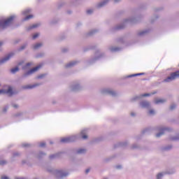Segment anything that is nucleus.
Masks as SVG:
<instances>
[{
  "mask_svg": "<svg viewBox=\"0 0 179 179\" xmlns=\"http://www.w3.org/2000/svg\"><path fill=\"white\" fill-rule=\"evenodd\" d=\"M15 17L12 16L5 20H0V31L1 30H5L7 27H9L13 22Z\"/></svg>",
  "mask_w": 179,
  "mask_h": 179,
  "instance_id": "nucleus-1",
  "label": "nucleus"
},
{
  "mask_svg": "<svg viewBox=\"0 0 179 179\" xmlns=\"http://www.w3.org/2000/svg\"><path fill=\"white\" fill-rule=\"evenodd\" d=\"M177 78H179V71L171 73L169 76H168L166 79L164 80V82H173V80H176Z\"/></svg>",
  "mask_w": 179,
  "mask_h": 179,
  "instance_id": "nucleus-2",
  "label": "nucleus"
},
{
  "mask_svg": "<svg viewBox=\"0 0 179 179\" xmlns=\"http://www.w3.org/2000/svg\"><path fill=\"white\" fill-rule=\"evenodd\" d=\"M76 139V136H70V137H66L63 138L60 140V142L62 143H69L71 142H73Z\"/></svg>",
  "mask_w": 179,
  "mask_h": 179,
  "instance_id": "nucleus-3",
  "label": "nucleus"
},
{
  "mask_svg": "<svg viewBox=\"0 0 179 179\" xmlns=\"http://www.w3.org/2000/svg\"><path fill=\"white\" fill-rule=\"evenodd\" d=\"M15 92L12 90L11 87H8V90H1L0 94H8V96H12Z\"/></svg>",
  "mask_w": 179,
  "mask_h": 179,
  "instance_id": "nucleus-4",
  "label": "nucleus"
},
{
  "mask_svg": "<svg viewBox=\"0 0 179 179\" xmlns=\"http://www.w3.org/2000/svg\"><path fill=\"white\" fill-rule=\"evenodd\" d=\"M12 57H13V53H10L7 57H6L3 59L0 60V64H3V63L6 62V61H9V59H10V58H12Z\"/></svg>",
  "mask_w": 179,
  "mask_h": 179,
  "instance_id": "nucleus-5",
  "label": "nucleus"
},
{
  "mask_svg": "<svg viewBox=\"0 0 179 179\" xmlns=\"http://www.w3.org/2000/svg\"><path fill=\"white\" fill-rule=\"evenodd\" d=\"M103 94H110V96H115V92L108 89V90H105L103 91Z\"/></svg>",
  "mask_w": 179,
  "mask_h": 179,
  "instance_id": "nucleus-6",
  "label": "nucleus"
},
{
  "mask_svg": "<svg viewBox=\"0 0 179 179\" xmlns=\"http://www.w3.org/2000/svg\"><path fill=\"white\" fill-rule=\"evenodd\" d=\"M43 66V64H40L37 66H36L35 68L31 69L28 73L30 74V73H33L34 72H37V71H38V69H40V68H41Z\"/></svg>",
  "mask_w": 179,
  "mask_h": 179,
  "instance_id": "nucleus-7",
  "label": "nucleus"
},
{
  "mask_svg": "<svg viewBox=\"0 0 179 179\" xmlns=\"http://www.w3.org/2000/svg\"><path fill=\"white\" fill-rule=\"evenodd\" d=\"M57 174L59 177H66V176H68V173H65L62 171H57Z\"/></svg>",
  "mask_w": 179,
  "mask_h": 179,
  "instance_id": "nucleus-8",
  "label": "nucleus"
},
{
  "mask_svg": "<svg viewBox=\"0 0 179 179\" xmlns=\"http://www.w3.org/2000/svg\"><path fill=\"white\" fill-rule=\"evenodd\" d=\"M80 134L83 139H87V135L85 134H86V130H83Z\"/></svg>",
  "mask_w": 179,
  "mask_h": 179,
  "instance_id": "nucleus-9",
  "label": "nucleus"
},
{
  "mask_svg": "<svg viewBox=\"0 0 179 179\" xmlns=\"http://www.w3.org/2000/svg\"><path fill=\"white\" fill-rule=\"evenodd\" d=\"M38 86V84H35L34 85H27L26 87H23V89H33L34 87H36Z\"/></svg>",
  "mask_w": 179,
  "mask_h": 179,
  "instance_id": "nucleus-10",
  "label": "nucleus"
},
{
  "mask_svg": "<svg viewBox=\"0 0 179 179\" xmlns=\"http://www.w3.org/2000/svg\"><path fill=\"white\" fill-rule=\"evenodd\" d=\"M43 45L42 43H36V45H34L33 48L34 50H37L38 48H40Z\"/></svg>",
  "mask_w": 179,
  "mask_h": 179,
  "instance_id": "nucleus-11",
  "label": "nucleus"
},
{
  "mask_svg": "<svg viewBox=\"0 0 179 179\" xmlns=\"http://www.w3.org/2000/svg\"><path fill=\"white\" fill-rule=\"evenodd\" d=\"M19 71V67L13 68L10 70L11 73H16V72Z\"/></svg>",
  "mask_w": 179,
  "mask_h": 179,
  "instance_id": "nucleus-12",
  "label": "nucleus"
},
{
  "mask_svg": "<svg viewBox=\"0 0 179 179\" xmlns=\"http://www.w3.org/2000/svg\"><path fill=\"white\" fill-rule=\"evenodd\" d=\"M166 101L164 99H157L155 101V104H159L160 103H164Z\"/></svg>",
  "mask_w": 179,
  "mask_h": 179,
  "instance_id": "nucleus-13",
  "label": "nucleus"
},
{
  "mask_svg": "<svg viewBox=\"0 0 179 179\" xmlns=\"http://www.w3.org/2000/svg\"><path fill=\"white\" fill-rule=\"evenodd\" d=\"M38 26H40V24H34L32 26H31L29 29L30 30L31 29H36L38 27Z\"/></svg>",
  "mask_w": 179,
  "mask_h": 179,
  "instance_id": "nucleus-14",
  "label": "nucleus"
},
{
  "mask_svg": "<svg viewBox=\"0 0 179 179\" xmlns=\"http://www.w3.org/2000/svg\"><path fill=\"white\" fill-rule=\"evenodd\" d=\"M75 64H76V62H70L69 64H68L66 67V68H69L71 66H73V65H75Z\"/></svg>",
  "mask_w": 179,
  "mask_h": 179,
  "instance_id": "nucleus-15",
  "label": "nucleus"
},
{
  "mask_svg": "<svg viewBox=\"0 0 179 179\" xmlns=\"http://www.w3.org/2000/svg\"><path fill=\"white\" fill-rule=\"evenodd\" d=\"M106 3H107V1H103L102 3H100L98 5V7H99V8H101V6H104Z\"/></svg>",
  "mask_w": 179,
  "mask_h": 179,
  "instance_id": "nucleus-16",
  "label": "nucleus"
},
{
  "mask_svg": "<svg viewBox=\"0 0 179 179\" xmlns=\"http://www.w3.org/2000/svg\"><path fill=\"white\" fill-rule=\"evenodd\" d=\"M34 16L33 15H27L24 19V20H29L30 19H33Z\"/></svg>",
  "mask_w": 179,
  "mask_h": 179,
  "instance_id": "nucleus-17",
  "label": "nucleus"
},
{
  "mask_svg": "<svg viewBox=\"0 0 179 179\" xmlns=\"http://www.w3.org/2000/svg\"><path fill=\"white\" fill-rule=\"evenodd\" d=\"M86 152L85 149H79L78 153H85Z\"/></svg>",
  "mask_w": 179,
  "mask_h": 179,
  "instance_id": "nucleus-18",
  "label": "nucleus"
},
{
  "mask_svg": "<svg viewBox=\"0 0 179 179\" xmlns=\"http://www.w3.org/2000/svg\"><path fill=\"white\" fill-rule=\"evenodd\" d=\"M39 36H40V34H35L32 36L33 40H36V38H37V37H38Z\"/></svg>",
  "mask_w": 179,
  "mask_h": 179,
  "instance_id": "nucleus-19",
  "label": "nucleus"
},
{
  "mask_svg": "<svg viewBox=\"0 0 179 179\" xmlns=\"http://www.w3.org/2000/svg\"><path fill=\"white\" fill-rule=\"evenodd\" d=\"M163 134H164V132L158 133V134L156 135L157 138H160V136H162V135H163Z\"/></svg>",
  "mask_w": 179,
  "mask_h": 179,
  "instance_id": "nucleus-20",
  "label": "nucleus"
},
{
  "mask_svg": "<svg viewBox=\"0 0 179 179\" xmlns=\"http://www.w3.org/2000/svg\"><path fill=\"white\" fill-rule=\"evenodd\" d=\"M149 103L148 102H143V107H148V106H149Z\"/></svg>",
  "mask_w": 179,
  "mask_h": 179,
  "instance_id": "nucleus-21",
  "label": "nucleus"
},
{
  "mask_svg": "<svg viewBox=\"0 0 179 179\" xmlns=\"http://www.w3.org/2000/svg\"><path fill=\"white\" fill-rule=\"evenodd\" d=\"M162 177H163V173H158L157 176V178H162Z\"/></svg>",
  "mask_w": 179,
  "mask_h": 179,
  "instance_id": "nucleus-22",
  "label": "nucleus"
},
{
  "mask_svg": "<svg viewBox=\"0 0 179 179\" xmlns=\"http://www.w3.org/2000/svg\"><path fill=\"white\" fill-rule=\"evenodd\" d=\"M44 76H45V75L41 74L37 77V79H42V78H44Z\"/></svg>",
  "mask_w": 179,
  "mask_h": 179,
  "instance_id": "nucleus-23",
  "label": "nucleus"
},
{
  "mask_svg": "<svg viewBox=\"0 0 179 179\" xmlns=\"http://www.w3.org/2000/svg\"><path fill=\"white\" fill-rule=\"evenodd\" d=\"M3 164H6V161H3V160L0 161V165L3 166Z\"/></svg>",
  "mask_w": 179,
  "mask_h": 179,
  "instance_id": "nucleus-24",
  "label": "nucleus"
},
{
  "mask_svg": "<svg viewBox=\"0 0 179 179\" xmlns=\"http://www.w3.org/2000/svg\"><path fill=\"white\" fill-rule=\"evenodd\" d=\"M110 51H118V48H110Z\"/></svg>",
  "mask_w": 179,
  "mask_h": 179,
  "instance_id": "nucleus-25",
  "label": "nucleus"
},
{
  "mask_svg": "<svg viewBox=\"0 0 179 179\" xmlns=\"http://www.w3.org/2000/svg\"><path fill=\"white\" fill-rule=\"evenodd\" d=\"M30 65H31V63H27L26 66L23 67V69H26V68H27V66H30Z\"/></svg>",
  "mask_w": 179,
  "mask_h": 179,
  "instance_id": "nucleus-26",
  "label": "nucleus"
},
{
  "mask_svg": "<svg viewBox=\"0 0 179 179\" xmlns=\"http://www.w3.org/2000/svg\"><path fill=\"white\" fill-rule=\"evenodd\" d=\"M30 12V10H27L23 12V15H27V13H29Z\"/></svg>",
  "mask_w": 179,
  "mask_h": 179,
  "instance_id": "nucleus-27",
  "label": "nucleus"
},
{
  "mask_svg": "<svg viewBox=\"0 0 179 179\" xmlns=\"http://www.w3.org/2000/svg\"><path fill=\"white\" fill-rule=\"evenodd\" d=\"M141 75H144L143 73H137V74H134L132 76H140Z\"/></svg>",
  "mask_w": 179,
  "mask_h": 179,
  "instance_id": "nucleus-28",
  "label": "nucleus"
},
{
  "mask_svg": "<svg viewBox=\"0 0 179 179\" xmlns=\"http://www.w3.org/2000/svg\"><path fill=\"white\" fill-rule=\"evenodd\" d=\"M44 146H45V143H41L40 144V147H41V148H44Z\"/></svg>",
  "mask_w": 179,
  "mask_h": 179,
  "instance_id": "nucleus-29",
  "label": "nucleus"
},
{
  "mask_svg": "<svg viewBox=\"0 0 179 179\" xmlns=\"http://www.w3.org/2000/svg\"><path fill=\"white\" fill-rule=\"evenodd\" d=\"M93 13V10H87V13H88V15H90V13Z\"/></svg>",
  "mask_w": 179,
  "mask_h": 179,
  "instance_id": "nucleus-30",
  "label": "nucleus"
},
{
  "mask_svg": "<svg viewBox=\"0 0 179 179\" xmlns=\"http://www.w3.org/2000/svg\"><path fill=\"white\" fill-rule=\"evenodd\" d=\"M145 33H146V31H141L138 34L139 36H143V34H145Z\"/></svg>",
  "mask_w": 179,
  "mask_h": 179,
  "instance_id": "nucleus-31",
  "label": "nucleus"
},
{
  "mask_svg": "<svg viewBox=\"0 0 179 179\" xmlns=\"http://www.w3.org/2000/svg\"><path fill=\"white\" fill-rule=\"evenodd\" d=\"M174 108H176L175 105L171 106V107H170V109H171V110H174Z\"/></svg>",
  "mask_w": 179,
  "mask_h": 179,
  "instance_id": "nucleus-32",
  "label": "nucleus"
},
{
  "mask_svg": "<svg viewBox=\"0 0 179 179\" xmlns=\"http://www.w3.org/2000/svg\"><path fill=\"white\" fill-rule=\"evenodd\" d=\"M150 96V94H145L143 95V97H146V96Z\"/></svg>",
  "mask_w": 179,
  "mask_h": 179,
  "instance_id": "nucleus-33",
  "label": "nucleus"
},
{
  "mask_svg": "<svg viewBox=\"0 0 179 179\" xmlns=\"http://www.w3.org/2000/svg\"><path fill=\"white\" fill-rule=\"evenodd\" d=\"M154 113H155V110H150V114H154Z\"/></svg>",
  "mask_w": 179,
  "mask_h": 179,
  "instance_id": "nucleus-34",
  "label": "nucleus"
},
{
  "mask_svg": "<svg viewBox=\"0 0 179 179\" xmlns=\"http://www.w3.org/2000/svg\"><path fill=\"white\" fill-rule=\"evenodd\" d=\"M22 146L24 148H27L29 146V144H23Z\"/></svg>",
  "mask_w": 179,
  "mask_h": 179,
  "instance_id": "nucleus-35",
  "label": "nucleus"
},
{
  "mask_svg": "<svg viewBox=\"0 0 179 179\" xmlns=\"http://www.w3.org/2000/svg\"><path fill=\"white\" fill-rule=\"evenodd\" d=\"M24 48H26V45H23L20 48V50H24Z\"/></svg>",
  "mask_w": 179,
  "mask_h": 179,
  "instance_id": "nucleus-36",
  "label": "nucleus"
},
{
  "mask_svg": "<svg viewBox=\"0 0 179 179\" xmlns=\"http://www.w3.org/2000/svg\"><path fill=\"white\" fill-rule=\"evenodd\" d=\"M1 179H9V178H8L7 176H3L1 177Z\"/></svg>",
  "mask_w": 179,
  "mask_h": 179,
  "instance_id": "nucleus-37",
  "label": "nucleus"
},
{
  "mask_svg": "<svg viewBox=\"0 0 179 179\" xmlns=\"http://www.w3.org/2000/svg\"><path fill=\"white\" fill-rule=\"evenodd\" d=\"M54 157H55V155H54L50 156V159H54Z\"/></svg>",
  "mask_w": 179,
  "mask_h": 179,
  "instance_id": "nucleus-38",
  "label": "nucleus"
},
{
  "mask_svg": "<svg viewBox=\"0 0 179 179\" xmlns=\"http://www.w3.org/2000/svg\"><path fill=\"white\" fill-rule=\"evenodd\" d=\"M89 171H90V169H86V171H85L86 174H87V173H89Z\"/></svg>",
  "mask_w": 179,
  "mask_h": 179,
  "instance_id": "nucleus-39",
  "label": "nucleus"
},
{
  "mask_svg": "<svg viewBox=\"0 0 179 179\" xmlns=\"http://www.w3.org/2000/svg\"><path fill=\"white\" fill-rule=\"evenodd\" d=\"M13 107H14V108H17V105H13Z\"/></svg>",
  "mask_w": 179,
  "mask_h": 179,
  "instance_id": "nucleus-40",
  "label": "nucleus"
},
{
  "mask_svg": "<svg viewBox=\"0 0 179 179\" xmlns=\"http://www.w3.org/2000/svg\"><path fill=\"white\" fill-rule=\"evenodd\" d=\"M3 44V43L0 42V47H1V45Z\"/></svg>",
  "mask_w": 179,
  "mask_h": 179,
  "instance_id": "nucleus-41",
  "label": "nucleus"
},
{
  "mask_svg": "<svg viewBox=\"0 0 179 179\" xmlns=\"http://www.w3.org/2000/svg\"><path fill=\"white\" fill-rule=\"evenodd\" d=\"M131 115H132V117H134V115H135V113H131Z\"/></svg>",
  "mask_w": 179,
  "mask_h": 179,
  "instance_id": "nucleus-42",
  "label": "nucleus"
},
{
  "mask_svg": "<svg viewBox=\"0 0 179 179\" xmlns=\"http://www.w3.org/2000/svg\"><path fill=\"white\" fill-rule=\"evenodd\" d=\"M167 129H163L162 131H166Z\"/></svg>",
  "mask_w": 179,
  "mask_h": 179,
  "instance_id": "nucleus-43",
  "label": "nucleus"
},
{
  "mask_svg": "<svg viewBox=\"0 0 179 179\" xmlns=\"http://www.w3.org/2000/svg\"><path fill=\"white\" fill-rule=\"evenodd\" d=\"M120 0H115V2H118Z\"/></svg>",
  "mask_w": 179,
  "mask_h": 179,
  "instance_id": "nucleus-44",
  "label": "nucleus"
},
{
  "mask_svg": "<svg viewBox=\"0 0 179 179\" xmlns=\"http://www.w3.org/2000/svg\"><path fill=\"white\" fill-rule=\"evenodd\" d=\"M3 111H4V113L6 112V108H4Z\"/></svg>",
  "mask_w": 179,
  "mask_h": 179,
  "instance_id": "nucleus-45",
  "label": "nucleus"
},
{
  "mask_svg": "<svg viewBox=\"0 0 179 179\" xmlns=\"http://www.w3.org/2000/svg\"><path fill=\"white\" fill-rule=\"evenodd\" d=\"M18 65H22V63H19Z\"/></svg>",
  "mask_w": 179,
  "mask_h": 179,
  "instance_id": "nucleus-46",
  "label": "nucleus"
}]
</instances>
